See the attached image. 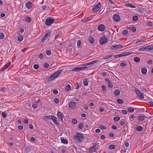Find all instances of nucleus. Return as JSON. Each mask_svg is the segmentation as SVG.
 I'll return each mask as SVG.
<instances>
[{
    "mask_svg": "<svg viewBox=\"0 0 153 153\" xmlns=\"http://www.w3.org/2000/svg\"><path fill=\"white\" fill-rule=\"evenodd\" d=\"M62 71V69L60 70L54 72L52 75H51L50 77L48 79H49V81L53 80L54 79L59 77Z\"/></svg>",
    "mask_w": 153,
    "mask_h": 153,
    "instance_id": "f257e3e1",
    "label": "nucleus"
},
{
    "mask_svg": "<svg viewBox=\"0 0 153 153\" xmlns=\"http://www.w3.org/2000/svg\"><path fill=\"white\" fill-rule=\"evenodd\" d=\"M54 21L55 19L53 18L48 17L45 20V23L47 25L49 26L52 24Z\"/></svg>",
    "mask_w": 153,
    "mask_h": 153,
    "instance_id": "f03ea898",
    "label": "nucleus"
},
{
    "mask_svg": "<svg viewBox=\"0 0 153 153\" xmlns=\"http://www.w3.org/2000/svg\"><path fill=\"white\" fill-rule=\"evenodd\" d=\"M131 53L129 51H126L124 52L123 53L114 55V57L115 58H117V57L126 56L130 54Z\"/></svg>",
    "mask_w": 153,
    "mask_h": 153,
    "instance_id": "7ed1b4c3",
    "label": "nucleus"
},
{
    "mask_svg": "<svg viewBox=\"0 0 153 153\" xmlns=\"http://www.w3.org/2000/svg\"><path fill=\"white\" fill-rule=\"evenodd\" d=\"M101 7V4L99 2L93 8L92 11L94 12H97L100 10Z\"/></svg>",
    "mask_w": 153,
    "mask_h": 153,
    "instance_id": "20e7f679",
    "label": "nucleus"
},
{
    "mask_svg": "<svg viewBox=\"0 0 153 153\" xmlns=\"http://www.w3.org/2000/svg\"><path fill=\"white\" fill-rule=\"evenodd\" d=\"M134 90L136 93L138 97L140 99H143L144 98L143 94L142 93L140 92L138 89L135 88Z\"/></svg>",
    "mask_w": 153,
    "mask_h": 153,
    "instance_id": "39448f33",
    "label": "nucleus"
},
{
    "mask_svg": "<svg viewBox=\"0 0 153 153\" xmlns=\"http://www.w3.org/2000/svg\"><path fill=\"white\" fill-rule=\"evenodd\" d=\"M74 139L76 140V139H79L80 138L82 139H84V137L83 135L79 133H77L76 135H74Z\"/></svg>",
    "mask_w": 153,
    "mask_h": 153,
    "instance_id": "423d86ee",
    "label": "nucleus"
},
{
    "mask_svg": "<svg viewBox=\"0 0 153 153\" xmlns=\"http://www.w3.org/2000/svg\"><path fill=\"white\" fill-rule=\"evenodd\" d=\"M122 46L120 45H112L110 48V50H117L121 48Z\"/></svg>",
    "mask_w": 153,
    "mask_h": 153,
    "instance_id": "0eeeda50",
    "label": "nucleus"
},
{
    "mask_svg": "<svg viewBox=\"0 0 153 153\" xmlns=\"http://www.w3.org/2000/svg\"><path fill=\"white\" fill-rule=\"evenodd\" d=\"M87 67H76L73 68L72 71H80L83 69H85Z\"/></svg>",
    "mask_w": 153,
    "mask_h": 153,
    "instance_id": "6e6552de",
    "label": "nucleus"
},
{
    "mask_svg": "<svg viewBox=\"0 0 153 153\" xmlns=\"http://www.w3.org/2000/svg\"><path fill=\"white\" fill-rule=\"evenodd\" d=\"M107 38L106 37H102L100 39V43L101 44H104L107 41Z\"/></svg>",
    "mask_w": 153,
    "mask_h": 153,
    "instance_id": "1a4fd4ad",
    "label": "nucleus"
},
{
    "mask_svg": "<svg viewBox=\"0 0 153 153\" xmlns=\"http://www.w3.org/2000/svg\"><path fill=\"white\" fill-rule=\"evenodd\" d=\"M76 106V103L73 101H71L69 103V106L70 109H73Z\"/></svg>",
    "mask_w": 153,
    "mask_h": 153,
    "instance_id": "9d476101",
    "label": "nucleus"
},
{
    "mask_svg": "<svg viewBox=\"0 0 153 153\" xmlns=\"http://www.w3.org/2000/svg\"><path fill=\"white\" fill-rule=\"evenodd\" d=\"M51 35V32L49 31L48 32L44 35L43 37L41 39V41L42 42L45 41V40L50 36Z\"/></svg>",
    "mask_w": 153,
    "mask_h": 153,
    "instance_id": "9b49d317",
    "label": "nucleus"
},
{
    "mask_svg": "<svg viewBox=\"0 0 153 153\" xmlns=\"http://www.w3.org/2000/svg\"><path fill=\"white\" fill-rule=\"evenodd\" d=\"M105 27L103 24H100L98 27V30L100 31H102L105 30Z\"/></svg>",
    "mask_w": 153,
    "mask_h": 153,
    "instance_id": "f8f14e48",
    "label": "nucleus"
},
{
    "mask_svg": "<svg viewBox=\"0 0 153 153\" xmlns=\"http://www.w3.org/2000/svg\"><path fill=\"white\" fill-rule=\"evenodd\" d=\"M113 18L116 22H118L120 20V18L119 16L117 14H115L114 15L113 17Z\"/></svg>",
    "mask_w": 153,
    "mask_h": 153,
    "instance_id": "ddd939ff",
    "label": "nucleus"
},
{
    "mask_svg": "<svg viewBox=\"0 0 153 153\" xmlns=\"http://www.w3.org/2000/svg\"><path fill=\"white\" fill-rule=\"evenodd\" d=\"M51 119L53 123L56 125H58L59 123L58 122L57 120V118L56 117L53 116H51Z\"/></svg>",
    "mask_w": 153,
    "mask_h": 153,
    "instance_id": "4468645a",
    "label": "nucleus"
},
{
    "mask_svg": "<svg viewBox=\"0 0 153 153\" xmlns=\"http://www.w3.org/2000/svg\"><path fill=\"white\" fill-rule=\"evenodd\" d=\"M10 64V62H9L6 64L2 68L1 71H3L5 70Z\"/></svg>",
    "mask_w": 153,
    "mask_h": 153,
    "instance_id": "2eb2a0df",
    "label": "nucleus"
},
{
    "mask_svg": "<svg viewBox=\"0 0 153 153\" xmlns=\"http://www.w3.org/2000/svg\"><path fill=\"white\" fill-rule=\"evenodd\" d=\"M113 56H114L113 55H107L106 56L102 58V59L103 60H105V59H107L109 58V59H108V60H110V59H112V57ZM106 61H108V60H107Z\"/></svg>",
    "mask_w": 153,
    "mask_h": 153,
    "instance_id": "dca6fc26",
    "label": "nucleus"
},
{
    "mask_svg": "<svg viewBox=\"0 0 153 153\" xmlns=\"http://www.w3.org/2000/svg\"><path fill=\"white\" fill-rule=\"evenodd\" d=\"M91 19L90 17L85 18H84L82 19L81 21L82 22L85 23L88 21L91 20Z\"/></svg>",
    "mask_w": 153,
    "mask_h": 153,
    "instance_id": "f3484780",
    "label": "nucleus"
},
{
    "mask_svg": "<svg viewBox=\"0 0 153 153\" xmlns=\"http://www.w3.org/2000/svg\"><path fill=\"white\" fill-rule=\"evenodd\" d=\"M32 5V3L30 1L27 2L26 4V7L28 9H30L31 8Z\"/></svg>",
    "mask_w": 153,
    "mask_h": 153,
    "instance_id": "a211bd4d",
    "label": "nucleus"
},
{
    "mask_svg": "<svg viewBox=\"0 0 153 153\" xmlns=\"http://www.w3.org/2000/svg\"><path fill=\"white\" fill-rule=\"evenodd\" d=\"M61 140L62 143L67 144L68 143V140L66 139H64V137L61 138Z\"/></svg>",
    "mask_w": 153,
    "mask_h": 153,
    "instance_id": "6ab92c4d",
    "label": "nucleus"
},
{
    "mask_svg": "<svg viewBox=\"0 0 153 153\" xmlns=\"http://www.w3.org/2000/svg\"><path fill=\"white\" fill-rule=\"evenodd\" d=\"M88 39L91 44H93L94 42V38L92 36H90L88 38Z\"/></svg>",
    "mask_w": 153,
    "mask_h": 153,
    "instance_id": "aec40b11",
    "label": "nucleus"
},
{
    "mask_svg": "<svg viewBox=\"0 0 153 153\" xmlns=\"http://www.w3.org/2000/svg\"><path fill=\"white\" fill-rule=\"evenodd\" d=\"M57 116L59 119L62 118L63 117V115L62 113L60 112H59L57 113Z\"/></svg>",
    "mask_w": 153,
    "mask_h": 153,
    "instance_id": "412c9836",
    "label": "nucleus"
},
{
    "mask_svg": "<svg viewBox=\"0 0 153 153\" xmlns=\"http://www.w3.org/2000/svg\"><path fill=\"white\" fill-rule=\"evenodd\" d=\"M143 129V128L142 126H138L136 128V130L139 132H140L142 131Z\"/></svg>",
    "mask_w": 153,
    "mask_h": 153,
    "instance_id": "4be33fe9",
    "label": "nucleus"
},
{
    "mask_svg": "<svg viewBox=\"0 0 153 153\" xmlns=\"http://www.w3.org/2000/svg\"><path fill=\"white\" fill-rule=\"evenodd\" d=\"M147 70L145 68H143L141 69V71L143 74H145L147 72Z\"/></svg>",
    "mask_w": 153,
    "mask_h": 153,
    "instance_id": "5701e85b",
    "label": "nucleus"
},
{
    "mask_svg": "<svg viewBox=\"0 0 153 153\" xmlns=\"http://www.w3.org/2000/svg\"><path fill=\"white\" fill-rule=\"evenodd\" d=\"M88 79L87 78L85 79L83 81V84L85 86H87L88 85Z\"/></svg>",
    "mask_w": 153,
    "mask_h": 153,
    "instance_id": "b1692460",
    "label": "nucleus"
},
{
    "mask_svg": "<svg viewBox=\"0 0 153 153\" xmlns=\"http://www.w3.org/2000/svg\"><path fill=\"white\" fill-rule=\"evenodd\" d=\"M125 6L131 7L132 8H135L136 7V6L135 5H132L131 4H126L125 5Z\"/></svg>",
    "mask_w": 153,
    "mask_h": 153,
    "instance_id": "393cba45",
    "label": "nucleus"
},
{
    "mask_svg": "<svg viewBox=\"0 0 153 153\" xmlns=\"http://www.w3.org/2000/svg\"><path fill=\"white\" fill-rule=\"evenodd\" d=\"M120 93V91L119 90H116L114 91V94L116 96H118L119 95Z\"/></svg>",
    "mask_w": 153,
    "mask_h": 153,
    "instance_id": "a878e982",
    "label": "nucleus"
},
{
    "mask_svg": "<svg viewBox=\"0 0 153 153\" xmlns=\"http://www.w3.org/2000/svg\"><path fill=\"white\" fill-rule=\"evenodd\" d=\"M129 29L131 30L133 32H135L136 30V27H129Z\"/></svg>",
    "mask_w": 153,
    "mask_h": 153,
    "instance_id": "bb28decb",
    "label": "nucleus"
},
{
    "mask_svg": "<svg viewBox=\"0 0 153 153\" xmlns=\"http://www.w3.org/2000/svg\"><path fill=\"white\" fill-rule=\"evenodd\" d=\"M134 61L136 62H138L140 61V59L139 57H136L134 59Z\"/></svg>",
    "mask_w": 153,
    "mask_h": 153,
    "instance_id": "cd10ccee",
    "label": "nucleus"
},
{
    "mask_svg": "<svg viewBox=\"0 0 153 153\" xmlns=\"http://www.w3.org/2000/svg\"><path fill=\"white\" fill-rule=\"evenodd\" d=\"M144 119V117L143 116H140L138 117V120H143Z\"/></svg>",
    "mask_w": 153,
    "mask_h": 153,
    "instance_id": "c85d7f7f",
    "label": "nucleus"
},
{
    "mask_svg": "<svg viewBox=\"0 0 153 153\" xmlns=\"http://www.w3.org/2000/svg\"><path fill=\"white\" fill-rule=\"evenodd\" d=\"M117 103L120 104H121L123 103V100L121 99H119L117 100Z\"/></svg>",
    "mask_w": 153,
    "mask_h": 153,
    "instance_id": "c756f323",
    "label": "nucleus"
},
{
    "mask_svg": "<svg viewBox=\"0 0 153 153\" xmlns=\"http://www.w3.org/2000/svg\"><path fill=\"white\" fill-rule=\"evenodd\" d=\"M127 111L129 112H133L134 111V109L131 107H128L127 109Z\"/></svg>",
    "mask_w": 153,
    "mask_h": 153,
    "instance_id": "7c9ffc66",
    "label": "nucleus"
},
{
    "mask_svg": "<svg viewBox=\"0 0 153 153\" xmlns=\"http://www.w3.org/2000/svg\"><path fill=\"white\" fill-rule=\"evenodd\" d=\"M96 146H94L90 147L89 149V151L90 152L94 151L95 150L94 148L95 147L96 148Z\"/></svg>",
    "mask_w": 153,
    "mask_h": 153,
    "instance_id": "2f4dec72",
    "label": "nucleus"
},
{
    "mask_svg": "<svg viewBox=\"0 0 153 153\" xmlns=\"http://www.w3.org/2000/svg\"><path fill=\"white\" fill-rule=\"evenodd\" d=\"M25 150L26 151V153L30 152L31 151L30 149L28 147H27L25 149Z\"/></svg>",
    "mask_w": 153,
    "mask_h": 153,
    "instance_id": "473e14b6",
    "label": "nucleus"
},
{
    "mask_svg": "<svg viewBox=\"0 0 153 153\" xmlns=\"http://www.w3.org/2000/svg\"><path fill=\"white\" fill-rule=\"evenodd\" d=\"M81 46V42L80 40H78L77 42V47L78 48H80Z\"/></svg>",
    "mask_w": 153,
    "mask_h": 153,
    "instance_id": "72a5a7b5",
    "label": "nucleus"
},
{
    "mask_svg": "<svg viewBox=\"0 0 153 153\" xmlns=\"http://www.w3.org/2000/svg\"><path fill=\"white\" fill-rule=\"evenodd\" d=\"M109 148L111 149H114L115 148V147L114 145L111 144L109 145Z\"/></svg>",
    "mask_w": 153,
    "mask_h": 153,
    "instance_id": "f704fd0d",
    "label": "nucleus"
},
{
    "mask_svg": "<svg viewBox=\"0 0 153 153\" xmlns=\"http://www.w3.org/2000/svg\"><path fill=\"white\" fill-rule=\"evenodd\" d=\"M25 21L27 22H30L31 19L29 17H26L25 18Z\"/></svg>",
    "mask_w": 153,
    "mask_h": 153,
    "instance_id": "c9c22d12",
    "label": "nucleus"
},
{
    "mask_svg": "<svg viewBox=\"0 0 153 153\" xmlns=\"http://www.w3.org/2000/svg\"><path fill=\"white\" fill-rule=\"evenodd\" d=\"M18 40L19 42H21L23 39V38L22 36H19L17 37Z\"/></svg>",
    "mask_w": 153,
    "mask_h": 153,
    "instance_id": "e433bc0d",
    "label": "nucleus"
},
{
    "mask_svg": "<svg viewBox=\"0 0 153 153\" xmlns=\"http://www.w3.org/2000/svg\"><path fill=\"white\" fill-rule=\"evenodd\" d=\"M120 119V117H114L113 118V119L115 121H118Z\"/></svg>",
    "mask_w": 153,
    "mask_h": 153,
    "instance_id": "4c0bfd02",
    "label": "nucleus"
},
{
    "mask_svg": "<svg viewBox=\"0 0 153 153\" xmlns=\"http://www.w3.org/2000/svg\"><path fill=\"white\" fill-rule=\"evenodd\" d=\"M51 117H50V116H45L44 117V119L46 120H51Z\"/></svg>",
    "mask_w": 153,
    "mask_h": 153,
    "instance_id": "58836bf2",
    "label": "nucleus"
},
{
    "mask_svg": "<svg viewBox=\"0 0 153 153\" xmlns=\"http://www.w3.org/2000/svg\"><path fill=\"white\" fill-rule=\"evenodd\" d=\"M138 19V17L136 16H135L133 17L132 19L134 21H136Z\"/></svg>",
    "mask_w": 153,
    "mask_h": 153,
    "instance_id": "ea45409f",
    "label": "nucleus"
},
{
    "mask_svg": "<svg viewBox=\"0 0 153 153\" xmlns=\"http://www.w3.org/2000/svg\"><path fill=\"white\" fill-rule=\"evenodd\" d=\"M71 86L70 85H68L67 86L66 90V91H68L71 89Z\"/></svg>",
    "mask_w": 153,
    "mask_h": 153,
    "instance_id": "a19ab883",
    "label": "nucleus"
},
{
    "mask_svg": "<svg viewBox=\"0 0 153 153\" xmlns=\"http://www.w3.org/2000/svg\"><path fill=\"white\" fill-rule=\"evenodd\" d=\"M128 30H125L123 32V35H126L128 33Z\"/></svg>",
    "mask_w": 153,
    "mask_h": 153,
    "instance_id": "79ce46f5",
    "label": "nucleus"
},
{
    "mask_svg": "<svg viewBox=\"0 0 153 153\" xmlns=\"http://www.w3.org/2000/svg\"><path fill=\"white\" fill-rule=\"evenodd\" d=\"M44 57V55L42 53L40 54L39 56V58L41 59H42Z\"/></svg>",
    "mask_w": 153,
    "mask_h": 153,
    "instance_id": "37998d69",
    "label": "nucleus"
},
{
    "mask_svg": "<svg viewBox=\"0 0 153 153\" xmlns=\"http://www.w3.org/2000/svg\"><path fill=\"white\" fill-rule=\"evenodd\" d=\"M100 128L102 129H106V127L105 126L102 125H100Z\"/></svg>",
    "mask_w": 153,
    "mask_h": 153,
    "instance_id": "c03bdc74",
    "label": "nucleus"
},
{
    "mask_svg": "<svg viewBox=\"0 0 153 153\" xmlns=\"http://www.w3.org/2000/svg\"><path fill=\"white\" fill-rule=\"evenodd\" d=\"M49 64L48 63H45L43 65V66L45 68H48L49 67Z\"/></svg>",
    "mask_w": 153,
    "mask_h": 153,
    "instance_id": "a18cd8bd",
    "label": "nucleus"
},
{
    "mask_svg": "<svg viewBox=\"0 0 153 153\" xmlns=\"http://www.w3.org/2000/svg\"><path fill=\"white\" fill-rule=\"evenodd\" d=\"M3 117L4 118H5L6 117L7 115V114L6 113V111H4L2 113Z\"/></svg>",
    "mask_w": 153,
    "mask_h": 153,
    "instance_id": "49530a36",
    "label": "nucleus"
},
{
    "mask_svg": "<svg viewBox=\"0 0 153 153\" xmlns=\"http://www.w3.org/2000/svg\"><path fill=\"white\" fill-rule=\"evenodd\" d=\"M33 68L35 69H38L39 68V66L36 64H35L33 65Z\"/></svg>",
    "mask_w": 153,
    "mask_h": 153,
    "instance_id": "de8ad7c7",
    "label": "nucleus"
},
{
    "mask_svg": "<svg viewBox=\"0 0 153 153\" xmlns=\"http://www.w3.org/2000/svg\"><path fill=\"white\" fill-rule=\"evenodd\" d=\"M83 127V124L82 123H80L78 125V128L79 129H82Z\"/></svg>",
    "mask_w": 153,
    "mask_h": 153,
    "instance_id": "09e8293b",
    "label": "nucleus"
},
{
    "mask_svg": "<svg viewBox=\"0 0 153 153\" xmlns=\"http://www.w3.org/2000/svg\"><path fill=\"white\" fill-rule=\"evenodd\" d=\"M4 35L3 33H0V38L1 39H3L4 38Z\"/></svg>",
    "mask_w": 153,
    "mask_h": 153,
    "instance_id": "8fccbe9b",
    "label": "nucleus"
},
{
    "mask_svg": "<svg viewBox=\"0 0 153 153\" xmlns=\"http://www.w3.org/2000/svg\"><path fill=\"white\" fill-rule=\"evenodd\" d=\"M72 123L74 124H76L77 123V121L75 119H73L72 120Z\"/></svg>",
    "mask_w": 153,
    "mask_h": 153,
    "instance_id": "3c124183",
    "label": "nucleus"
},
{
    "mask_svg": "<svg viewBox=\"0 0 153 153\" xmlns=\"http://www.w3.org/2000/svg\"><path fill=\"white\" fill-rule=\"evenodd\" d=\"M46 54L47 55H50L51 54V52L50 50H48L46 51Z\"/></svg>",
    "mask_w": 153,
    "mask_h": 153,
    "instance_id": "603ef678",
    "label": "nucleus"
},
{
    "mask_svg": "<svg viewBox=\"0 0 153 153\" xmlns=\"http://www.w3.org/2000/svg\"><path fill=\"white\" fill-rule=\"evenodd\" d=\"M148 25L149 26H152V22L151 21H149L148 22Z\"/></svg>",
    "mask_w": 153,
    "mask_h": 153,
    "instance_id": "864d4df0",
    "label": "nucleus"
},
{
    "mask_svg": "<svg viewBox=\"0 0 153 153\" xmlns=\"http://www.w3.org/2000/svg\"><path fill=\"white\" fill-rule=\"evenodd\" d=\"M98 60H94V61H92L90 62L91 64V65L93 64L94 63H97V62H98Z\"/></svg>",
    "mask_w": 153,
    "mask_h": 153,
    "instance_id": "5fc2aeb1",
    "label": "nucleus"
},
{
    "mask_svg": "<svg viewBox=\"0 0 153 153\" xmlns=\"http://www.w3.org/2000/svg\"><path fill=\"white\" fill-rule=\"evenodd\" d=\"M122 112L124 114H126L127 113V111L125 110H122Z\"/></svg>",
    "mask_w": 153,
    "mask_h": 153,
    "instance_id": "6e6d98bb",
    "label": "nucleus"
},
{
    "mask_svg": "<svg viewBox=\"0 0 153 153\" xmlns=\"http://www.w3.org/2000/svg\"><path fill=\"white\" fill-rule=\"evenodd\" d=\"M6 88L5 87H2L0 90L1 91H6Z\"/></svg>",
    "mask_w": 153,
    "mask_h": 153,
    "instance_id": "4d7b16f0",
    "label": "nucleus"
},
{
    "mask_svg": "<svg viewBox=\"0 0 153 153\" xmlns=\"http://www.w3.org/2000/svg\"><path fill=\"white\" fill-rule=\"evenodd\" d=\"M120 66L122 67H124L127 65V64L123 62H122L120 64Z\"/></svg>",
    "mask_w": 153,
    "mask_h": 153,
    "instance_id": "13d9d810",
    "label": "nucleus"
},
{
    "mask_svg": "<svg viewBox=\"0 0 153 153\" xmlns=\"http://www.w3.org/2000/svg\"><path fill=\"white\" fill-rule=\"evenodd\" d=\"M54 102L56 103H58L59 102V100L56 98H55L54 99Z\"/></svg>",
    "mask_w": 153,
    "mask_h": 153,
    "instance_id": "bf43d9fd",
    "label": "nucleus"
},
{
    "mask_svg": "<svg viewBox=\"0 0 153 153\" xmlns=\"http://www.w3.org/2000/svg\"><path fill=\"white\" fill-rule=\"evenodd\" d=\"M41 7L43 10H45L47 8V6L45 5H42Z\"/></svg>",
    "mask_w": 153,
    "mask_h": 153,
    "instance_id": "052dcab7",
    "label": "nucleus"
},
{
    "mask_svg": "<svg viewBox=\"0 0 153 153\" xmlns=\"http://www.w3.org/2000/svg\"><path fill=\"white\" fill-rule=\"evenodd\" d=\"M91 65V62L82 64V65H81L82 66H87V65Z\"/></svg>",
    "mask_w": 153,
    "mask_h": 153,
    "instance_id": "680f3d73",
    "label": "nucleus"
},
{
    "mask_svg": "<svg viewBox=\"0 0 153 153\" xmlns=\"http://www.w3.org/2000/svg\"><path fill=\"white\" fill-rule=\"evenodd\" d=\"M139 51H145V47H143L141 48H140L138 50Z\"/></svg>",
    "mask_w": 153,
    "mask_h": 153,
    "instance_id": "e2e57ef3",
    "label": "nucleus"
},
{
    "mask_svg": "<svg viewBox=\"0 0 153 153\" xmlns=\"http://www.w3.org/2000/svg\"><path fill=\"white\" fill-rule=\"evenodd\" d=\"M53 93L54 94H58V92L57 90H54L53 91Z\"/></svg>",
    "mask_w": 153,
    "mask_h": 153,
    "instance_id": "0e129e2a",
    "label": "nucleus"
},
{
    "mask_svg": "<svg viewBox=\"0 0 153 153\" xmlns=\"http://www.w3.org/2000/svg\"><path fill=\"white\" fill-rule=\"evenodd\" d=\"M111 128L114 129H117V127L116 126L114 125H113L112 126Z\"/></svg>",
    "mask_w": 153,
    "mask_h": 153,
    "instance_id": "69168bd1",
    "label": "nucleus"
},
{
    "mask_svg": "<svg viewBox=\"0 0 153 153\" xmlns=\"http://www.w3.org/2000/svg\"><path fill=\"white\" fill-rule=\"evenodd\" d=\"M32 107L33 108H36L37 107V104H34L32 105Z\"/></svg>",
    "mask_w": 153,
    "mask_h": 153,
    "instance_id": "338daca9",
    "label": "nucleus"
},
{
    "mask_svg": "<svg viewBox=\"0 0 153 153\" xmlns=\"http://www.w3.org/2000/svg\"><path fill=\"white\" fill-rule=\"evenodd\" d=\"M153 49V46H149V51H151Z\"/></svg>",
    "mask_w": 153,
    "mask_h": 153,
    "instance_id": "774afa93",
    "label": "nucleus"
}]
</instances>
